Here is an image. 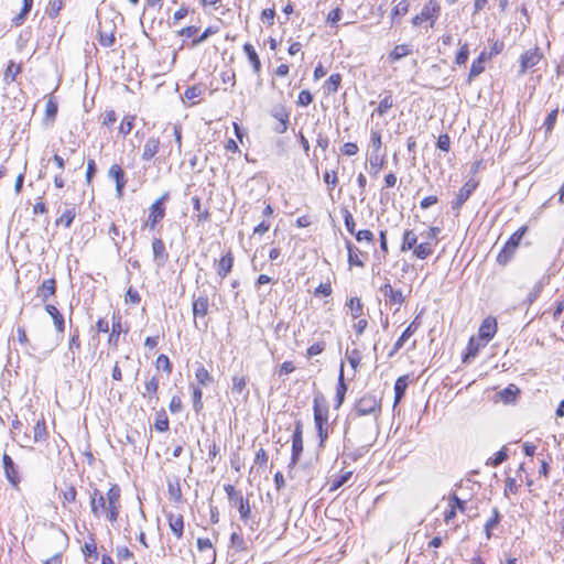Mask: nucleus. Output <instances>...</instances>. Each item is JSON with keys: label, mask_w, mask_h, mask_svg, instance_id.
<instances>
[{"label": "nucleus", "mask_w": 564, "mask_h": 564, "mask_svg": "<svg viewBox=\"0 0 564 564\" xmlns=\"http://www.w3.org/2000/svg\"><path fill=\"white\" fill-rule=\"evenodd\" d=\"M134 119L135 117L134 116H126L121 123H120V127H119V132L122 134V135H127L131 132V130L133 129V126H134Z\"/></svg>", "instance_id": "49"}, {"label": "nucleus", "mask_w": 564, "mask_h": 564, "mask_svg": "<svg viewBox=\"0 0 564 564\" xmlns=\"http://www.w3.org/2000/svg\"><path fill=\"white\" fill-rule=\"evenodd\" d=\"M484 347H486L485 343L475 337H471L468 341L466 352L463 355V362L469 364Z\"/></svg>", "instance_id": "21"}, {"label": "nucleus", "mask_w": 564, "mask_h": 564, "mask_svg": "<svg viewBox=\"0 0 564 564\" xmlns=\"http://www.w3.org/2000/svg\"><path fill=\"white\" fill-rule=\"evenodd\" d=\"M21 72V67L17 66L12 61L9 63L4 70L3 79L4 82L12 83L15 80L17 75Z\"/></svg>", "instance_id": "45"}, {"label": "nucleus", "mask_w": 564, "mask_h": 564, "mask_svg": "<svg viewBox=\"0 0 564 564\" xmlns=\"http://www.w3.org/2000/svg\"><path fill=\"white\" fill-rule=\"evenodd\" d=\"M441 7L436 0H429L421 10L423 19L431 22V26L434 25L435 21L440 15Z\"/></svg>", "instance_id": "18"}, {"label": "nucleus", "mask_w": 564, "mask_h": 564, "mask_svg": "<svg viewBox=\"0 0 564 564\" xmlns=\"http://www.w3.org/2000/svg\"><path fill=\"white\" fill-rule=\"evenodd\" d=\"M528 231L527 226L520 227L517 231H514L508 241L505 243L503 248L497 256V262L501 265H506L513 257L516 250L518 249L520 241L524 237Z\"/></svg>", "instance_id": "3"}, {"label": "nucleus", "mask_w": 564, "mask_h": 564, "mask_svg": "<svg viewBox=\"0 0 564 564\" xmlns=\"http://www.w3.org/2000/svg\"><path fill=\"white\" fill-rule=\"evenodd\" d=\"M232 507H236L239 511L240 518L243 522H247L251 514V508L248 499H245L239 494L232 502H229Z\"/></svg>", "instance_id": "23"}, {"label": "nucleus", "mask_w": 564, "mask_h": 564, "mask_svg": "<svg viewBox=\"0 0 564 564\" xmlns=\"http://www.w3.org/2000/svg\"><path fill=\"white\" fill-rule=\"evenodd\" d=\"M412 53L411 45L409 44H399L394 46V48L388 55V58L391 63L400 61L401 58L410 55Z\"/></svg>", "instance_id": "31"}, {"label": "nucleus", "mask_w": 564, "mask_h": 564, "mask_svg": "<svg viewBox=\"0 0 564 564\" xmlns=\"http://www.w3.org/2000/svg\"><path fill=\"white\" fill-rule=\"evenodd\" d=\"M380 292L386 297V303L390 305H397L395 312L400 310V306L404 302V296L401 290H394L387 280V282L380 288Z\"/></svg>", "instance_id": "9"}, {"label": "nucleus", "mask_w": 564, "mask_h": 564, "mask_svg": "<svg viewBox=\"0 0 564 564\" xmlns=\"http://www.w3.org/2000/svg\"><path fill=\"white\" fill-rule=\"evenodd\" d=\"M108 177L115 181L117 197L120 198L123 194V188L127 183L124 171L119 164H112L108 171Z\"/></svg>", "instance_id": "13"}, {"label": "nucleus", "mask_w": 564, "mask_h": 564, "mask_svg": "<svg viewBox=\"0 0 564 564\" xmlns=\"http://www.w3.org/2000/svg\"><path fill=\"white\" fill-rule=\"evenodd\" d=\"M498 325L497 321L494 317H486L482 323L480 324V327L478 329V338L480 341L485 343L486 345L492 339L495 334L497 333Z\"/></svg>", "instance_id": "10"}, {"label": "nucleus", "mask_w": 564, "mask_h": 564, "mask_svg": "<svg viewBox=\"0 0 564 564\" xmlns=\"http://www.w3.org/2000/svg\"><path fill=\"white\" fill-rule=\"evenodd\" d=\"M519 393L520 390L517 386L509 384L507 388L499 392V395L505 403H511L516 400Z\"/></svg>", "instance_id": "35"}, {"label": "nucleus", "mask_w": 564, "mask_h": 564, "mask_svg": "<svg viewBox=\"0 0 564 564\" xmlns=\"http://www.w3.org/2000/svg\"><path fill=\"white\" fill-rule=\"evenodd\" d=\"M218 28L208 26L198 37L192 41V46L195 47L205 42L210 35L217 33Z\"/></svg>", "instance_id": "54"}, {"label": "nucleus", "mask_w": 564, "mask_h": 564, "mask_svg": "<svg viewBox=\"0 0 564 564\" xmlns=\"http://www.w3.org/2000/svg\"><path fill=\"white\" fill-rule=\"evenodd\" d=\"M231 546L237 551H245L247 549L246 541L240 533L234 532L230 536Z\"/></svg>", "instance_id": "52"}, {"label": "nucleus", "mask_w": 564, "mask_h": 564, "mask_svg": "<svg viewBox=\"0 0 564 564\" xmlns=\"http://www.w3.org/2000/svg\"><path fill=\"white\" fill-rule=\"evenodd\" d=\"M413 252L416 258L423 260L432 254L433 249L429 242H422L414 248Z\"/></svg>", "instance_id": "43"}, {"label": "nucleus", "mask_w": 564, "mask_h": 564, "mask_svg": "<svg viewBox=\"0 0 564 564\" xmlns=\"http://www.w3.org/2000/svg\"><path fill=\"white\" fill-rule=\"evenodd\" d=\"M417 325L415 321H413L401 334V336L397 339L393 345L392 350L389 352V356L392 357L397 354L404 345V343L416 332Z\"/></svg>", "instance_id": "24"}, {"label": "nucleus", "mask_w": 564, "mask_h": 564, "mask_svg": "<svg viewBox=\"0 0 564 564\" xmlns=\"http://www.w3.org/2000/svg\"><path fill=\"white\" fill-rule=\"evenodd\" d=\"M346 356H347V360H348L349 365L354 369H356L359 366L360 360H361L359 350H357V349H352L351 351L347 350Z\"/></svg>", "instance_id": "61"}, {"label": "nucleus", "mask_w": 564, "mask_h": 564, "mask_svg": "<svg viewBox=\"0 0 564 564\" xmlns=\"http://www.w3.org/2000/svg\"><path fill=\"white\" fill-rule=\"evenodd\" d=\"M56 292V281L55 279H46L44 280L36 290V296L40 297L43 302H46L51 296H53Z\"/></svg>", "instance_id": "20"}, {"label": "nucleus", "mask_w": 564, "mask_h": 564, "mask_svg": "<svg viewBox=\"0 0 564 564\" xmlns=\"http://www.w3.org/2000/svg\"><path fill=\"white\" fill-rule=\"evenodd\" d=\"M155 429L159 431V432H166L170 427V424H169V420H167V416L165 415V413L163 412V414L161 415H158L156 420H155V424H154Z\"/></svg>", "instance_id": "64"}, {"label": "nucleus", "mask_w": 564, "mask_h": 564, "mask_svg": "<svg viewBox=\"0 0 564 564\" xmlns=\"http://www.w3.org/2000/svg\"><path fill=\"white\" fill-rule=\"evenodd\" d=\"M170 194L166 192L159 197L149 208V216L145 221V226L150 229H154L156 225L165 216V202L169 199Z\"/></svg>", "instance_id": "5"}, {"label": "nucleus", "mask_w": 564, "mask_h": 564, "mask_svg": "<svg viewBox=\"0 0 564 564\" xmlns=\"http://www.w3.org/2000/svg\"><path fill=\"white\" fill-rule=\"evenodd\" d=\"M234 265V257L230 251H228L217 263V274L220 279H225L227 274L231 271Z\"/></svg>", "instance_id": "26"}, {"label": "nucleus", "mask_w": 564, "mask_h": 564, "mask_svg": "<svg viewBox=\"0 0 564 564\" xmlns=\"http://www.w3.org/2000/svg\"><path fill=\"white\" fill-rule=\"evenodd\" d=\"M195 378L199 384L205 386V387L212 384L214 381L209 371L202 365L196 368Z\"/></svg>", "instance_id": "36"}, {"label": "nucleus", "mask_w": 564, "mask_h": 564, "mask_svg": "<svg viewBox=\"0 0 564 564\" xmlns=\"http://www.w3.org/2000/svg\"><path fill=\"white\" fill-rule=\"evenodd\" d=\"M543 54L540 51L539 47H533L528 51H525L520 56V68L518 70V74L520 76L524 75L529 69L533 68L535 65L540 63L542 59Z\"/></svg>", "instance_id": "8"}, {"label": "nucleus", "mask_w": 564, "mask_h": 564, "mask_svg": "<svg viewBox=\"0 0 564 564\" xmlns=\"http://www.w3.org/2000/svg\"><path fill=\"white\" fill-rule=\"evenodd\" d=\"M160 138L151 135L144 143L141 159L143 161H151L160 151Z\"/></svg>", "instance_id": "16"}, {"label": "nucleus", "mask_w": 564, "mask_h": 564, "mask_svg": "<svg viewBox=\"0 0 564 564\" xmlns=\"http://www.w3.org/2000/svg\"><path fill=\"white\" fill-rule=\"evenodd\" d=\"M381 413V399L373 393H366L356 400L354 409L349 415V426L346 429V435L350 429L361 425V416L372 415L367 429L375 424V431L378 432V417Z\"/></svg>", "instance_id": "2"}, {"label": "nucleus", "mask_w": 564, "mask_h": 564, "mask_svg": "<svg viewBox=\"0 0 564 564\" xmlns=\"http://www.w3.org/2000/svg\"><path fill=\"white\" fill-rule=\"evenodd\" d=\"M197 547L200 552H209L210 554H209L208 558L212 560L213 562L215 561L216 552L213 550V544L209 539L198 538L197 539Z\"/></svg>", "instance_id": "42"}, {"label": "nucleus", "mask_w": 564, "mask_h": 564, "mask_svg": "<svg viewBox=\"0 0 564 564\" xmlns=\"http://www.w3.org/2000/svg\"><path fill=\"white\" fill-rule=\"evenodd\" d=\"M491 57V53L488 54L486 51H482L479 56L473 62L471 67L468 74V82L470 83L477 76H479L485 70V63Z\"/></svg>", "instance_id": "17"}, {"label": "nucleus", "mask_w": 564, "mask_h": 564, "mask_svg": "<svg viewBox=\"0 0 564 564\" xmlns=\"http://www.w3.org/2000/svg\"><path fill=\"white\" fill-rule=\"evenodd\" d=\"M193 206H194L195 210L199 212V214L197 215V220L199 223L209 220L210 214L207 209L202 212V208H200L202 205H200V200L198 197L193 198Z\"/></svg>", "instance_id": "56"}, {"label": "nucleus", "mask_w": 564, "mask_h": 564, "mask_svg": "<svg viewBox=\"0 0 564 564\" xmlns=\"http://www.w3.org/2000/svg\"><path fill=\"white\" fill-rule=\"evenodd\" d=\"M127 332H128V328L123 327L121 316L119 314H113L112 315L111 333L108 338V344L110 346H113L115 348H117L120 334L127 333Z\"/></svg>", "instance_id": "15"}, {"label": "nucleus", "mask_w": 564, "mask_h": 564, "mask_svg": "<svg viewBox=\"0 0 564 564\" xmlns=\"http://www.w3.org/2000/svg\"><path fill=\"white\" fill-rule=\"evenodd\" d=\"M477 187L478 182L474 178H470L459 188L455 199L451 203V207L456 216L459 215L463 205L468 200Z\"/></svg>", "instance_id": "6"}, {"label": "nucleus", "mask_w": 564, "mask_h": 564, "mask_svg": "<svg viewBox=\"0 0 564 564\" xmlns=\"http://www.w3.org/2000/svg\"><path fill=\"white\" fill-rule=\"evenodd\" d=\"M393 97L391 94L386 95L381 101L379 102V106L377 108V112L379 116H384L389 109L393 107Z\"/></svg>", "instance_id": "46"}, {"label": "nucleus", "mask_w": 564, "mask_h": 564, "mask_svg": "<svg viewBox=\"0 0 564 564\" xmlns=\"http://www.w3.org/2000/svg\"><path fill=\"white\" fill-rule=\"evenodd\" d=\"M209 301L207 295H200L193 301V314L195 317H205L208 313Z\"/></svg>", "instance_id": "29"}, {"label": "nucleus", "mask_w": 564, "mask_h": 564, "mask_svg": "<svg viewBox=\"0 0 564 564\" xmlns=\"http://www.w3.org/2000/svg\"><path fill=\"white\" fill-rule=\"evenodd\" d=\"M271 116L278 120V123L273 130L279 134L286 132L290 120V111H288L284 106H276L271 110Z\"/></svg>", "instance_id": "12"}, {"label": "nucleus", "mask_w": 564, "mask_h": 564, "mask_svg": "<svg viewBox=\"0 0 564 564\" xmlns=\"http://www.w3.org/2000/svg\"><path fill=\"white\" fill-rule=\"evenodd\" d=\"M158 390H159V378L153 376L150 380H148L144 384V391L141 392L142 397L148 399V402L151 403H158L159 397H158Z\"/></svg>", "instance_id": "19"}, {"label": "nucleus", "mask_w": 564, "mask_h": 564, "mask_svg": "<svg viewBox=\"0 0 564 564\" xmlns=\"http://www.w3.org/2000/svg\"><path fill=\"white\" fill-rule=\"evenodd\" d=\"M352 235L355 236L356 240L359 242H361V241L372 242L375 239L373 234L367 229L355 231V234H352Z\"/></svg>", "instance_id": "62"}, {"label": "nucleus", "mask_w": 564, "mask_h": 564, "mask_svg": "<svg viewBox=\"0 0 564 564\" xmlns=\"http://www.w3.org/2000/svg\"><path fill=\"white\" fill-rule=\"evenodd\" d=\"M82 551L86 562L94 563L98 560L97 545L93 536L89 538V541L85 542Z\"/></svg>", "instance_id": "30"}, {"label": "nucleus", "mask_w": 564, "mask_h": 564, "mask_svg": "<svg viewBox=\"0 0 564 564\" xmlns=\"http://www.w3.org/2000/svg\"><path fill=\"white\" fill-rule=\"evenodd\" d=\"M508 454L506 447H502L499 452L496 453L494 458H490L487 463V465H490L492 467H497L500 464H502L505 460H507Z\"/></svg>", "instance_id": "53"}, {"label": "nucleus", "mask_w": 564, "mask_h": 564, "mask_svg": "<svg viewBox=\"0 0 564 564\" xmlns=\"http://www.w3.org/2000/svg\"><path fill=\"white\" fill-rule=\"evenodd\" d=\"M303 452V438H302V430L300 425H296L295 431L292 436V455L290 466L293 467L300 459V456Z\"/></svg>", "instance_id": "14"}, {"label": "nucleus", "mask_w": 564, "mask_h": 564, "mask_svg": "<svg viewBox=\"0 0 564 564\" xmlns=\"http://www.w3.org/2000/svg\"><path fill=\"white\" fill-rule=\"evenodd\" d=\"M152 251L155 260L164 262L167 259L165 245L160 238H154L152 241Z\"/></svg>", "instance_id": "34"}, {"label": "nucleus", "mask_w": 564, "mask_h": 564, "mask_svg": "<svg viewBox=\"0 0 564 564\" xmlns=\"http://www.w3.org/2000/svg\"><path fill=\"white\" fill-rule=\"evenodd\" d=\"M156 366L158 368H162L166 373L172 372V365L166 355H160L156 359Z\"/></svg>", "instance_id": "63"}, {"label": "nucleus", "mask_w": 564, "mask_h": 564, "mask_svg": "<svg viewBox=\"0 0 564 564\" xmlns=\"http://www.w3.org/2000/svg\"><path fill=\"white\" fill-rule=\"evenodd\" d=\"M108 235L110 236L111 240L115 242V245L119 248L120 247V241H119V238L121 239V241H124L126 240V236L124 234L120 232L119 228L116 226V224H111V226L109 227V230H108Z\"/></svg>", "instance_id": "50"}, {"label": "nucleus", "mask_w": 564, "mask_h": 564, "mask_svg": "<svg viewBox=\"0 0 564 564\" xmlns=\"http://www.w3.org/2000/svg\"><path fill=\"white\" fill-rule=\"evenodd\" d=\"M466 501L462 500L456 494L451 495L449 497V507H453L460 512H465L466 510Z\"/></svg>", "instance_id": "60"}, {"label": "nucleus", "mask_w": 564, "mask_h": 564, "mask_svg": "<svg viewBox=\"0 0 564 564\" xmlns=\"http://www.w3.org/2000/svg\"><path fill=\"white\" fill-rule=\"evenodd\" d=\"M410 3L408 0L394 1L391 10V19L394 22L397 19L404 17L409 12Z\"/></svg>", "instance_id": "33"}, {"label": "nucleus", "mask_w": 564, "mask_h": 564, "mask_svg": "<svg viewBox=\"0 0 564 564\" xmlns=\"http://www.w3.org/2000/svg\"><path fill=\"white\" fill-rule=\"evenodd\" d=\"M417 242V236L413 230H405L403 234L401 251H408L415 247Z\"/></svg>", "instance_id": "37"}, {"label": "nucleus", "mask_w": 564, "mask_h": 564, "mask_svg": "<svg viewBox=\"0 0 564 564\" xmlns=\"http://www.w3.org/2000/svg\"><path fill=\"white\" fill-rule=\"evenodd\" d=\"M468 56H469V47H468V44L467 43H464L459 51L457 52L456 54V57H455V63L457 65H464L467 59H468Z\"/></svg>", "instance_id": "55"}, {"label": "nucleus", "mask_w": 564, "mask_h": 564, "mask_svg": "<svg viewBox=\"0 0 564 564\" xmlns=\"http://www.w3.org/2000/svg\"><path fill=\"white\" fill-rule=\"evenodd\" d=\"M346 248L348 250V262L350 265L365 267V263L358 257V249L351 243V241H346Z\"/></svg>", "instance_id": "38"}, {"label": "nucleus", "mask_w": 564, "mask_h": 564, "mask_svg": "<svg viewBox=\"0 0 564 564\" xmlns=\"http://www.w3.org/2000/svg\"><path fill=\"white\" fill-rule=\"evenodd\" d=\"M45 311L52 317L56 330L63 333L65 329V321L58 308L53 304H46Z\"/></svg>", "instance_id": "25"}, {"label": "nucleus", "mask_w": 564, "mask_h": 564, "mask_svg": "<svg viewBox=\"0 0 564 564\" xmlns=\"http://www.w3.org/2000/svg\"><path fill=\"white\" fill-rule=\"evenodd\" d=\"M75 217V207H70L62 213L59 218L56 220V225H63L65 228H69Z\"/></svg>", "instance_id": "39"}, {"label": "nucleus", "mask_w": 564, "mask_h": 564, "mask_svg": "<svg viewBox=\"0 0 564 564\" xmlns=\"http://www.w3.org/2000/svg\"><path fill=\"white\" fill-rule=\"evenodd\" d=\"M382 140L379 131L371 130L370 133V147L372 148L375 154L381 149Z\"/></svg>", "instance_id": "57"}, {"label": "nucleus", "mask_w": 564, "mask_h": 564, "mask_svg": "<svg viewBox=\"0 0 564 564\" xmlns=\"http://www.w3.org/2000/svg\"><path fill=\"white\" fill-rule=\"evenodd\" d=\"M63 7L62 0H50L46 7V14L50 18H55Z\"/></svg>", "instance_id": "51"}, {"label": "nucleus", "mask_w": 564, "mask_h": 564, "mask_svg": "<svg viewBox=\"0 0 564 564\" xmlns=\"http://www.w3.org/2000/svg\"><path fill=\"white\" fill-rule=\"evenodd\" d=\"M343 217H344V223H345L346 229L351 235L355 234L356 223L354 220L351 213L348 209H343Z\"/></svg>", "instance_id": "58"}, {"label": "nucleus", "mask_w": 564, "mask_h": 564, "mask_svg": "<svg viewBox=\"0 0 564 564\" xmlns=\"http://www.w3.org/2000/svg\"><path fill=\"white\" fill-rule=\"evenodd\" d=\"M341 76L339 74H332L325 82V89L329 93H336L340 86Z\"/></svg>", "instance_id": "47"}, {"label": "nucleus", "mask_w": 564, "mask_h": 564, "mask_svg": "<svg viewBox=\"0 0 564 564\" xmlns=\"http://www.w3.org/2000/svg\"><path fill=\"white\" fill-rule=\"evenodd\" d=\"M406 386L408 383L404 377H400L397 379L394 383V405L399 403L404 397Z\"/></svg>", "instance_id": "40"}, {"label": "nucleus", "mask_w": 564, "mask_h": 564, "mask_svg": "<svg viewBox=\"0 0 564 564\" xmlns=\"http://www.w3.org/2000/svg\"><path fill=\"white\" fill-rule=\"evenodd\" d=\"M2 464H3L6 478L12 485V487L18 488L21 479H20L18 467L14 464L11 456H9L8 454H3Z\"/></svg>", "instance_id": "11"}, {"label": "nucleus", "mask_w": 564, "mask_h": 564, "mask_svg": "<svg viewBox=\"0 0 564 564\" xmlns=\"http://www.w3.org/2000/svg\"><path fill=\"white\" fill-rule=\"evenodd\" d=\"M349 308L351 310V316L354 319L359 318L364 314V305L359 297H351L348 301Z\"/></svg>", "instance_id": "41"}, {"label": "nucleus", "mask_w": 564, "mask_h": 564, "mask_svg": "<svg viewBox=\"0 0 564 564\" xmlns=\"http://www.w3.org/2000/svg\"><path fill=\"white\" fill-rule=\"evenodd\" d=\"M314 411V423L317 430L321 443L327 438V425H328V408L326 404H321L317 398L313 402Z\"/></svg>", "instance_id": "4"}, {"label": "nucleus", "mask_w": 564, "mask_h": 564, "mask_svg": "<svg viewBox=\"0 0 564 564\" xmlns=\"http://www.w3.org/2000/svg\"><path fill=\"white\" fill-rule=\"evenodd\" d=\"M378 432L375 431V424L366 429L365 433L357 438L360 446L354 453H347L346 456L351 460H357L358 457L365 455L376 441Z\"/></svg>", "instance_id": "7"}, {"label": "nucleus", "mask_w": 564, "mask_h": 564, "mask_svg": "<svg viewBox=\"0 0 564 564\" xmlns=\"http://www.w3.org/2000/svg\"><path fill=\"white\" fill-rule=\"evenodd\" d=\"M243 52L246 53V55L252 66L253 73L259 76L260 72H261V61H260V57L257 54L253 45H251L250 43H246L243 45Z\"/></svg>", "instance_id": "27"}, {"label": "nucleus", "mask_w": 564, "mask_h": 564, "mask_svg": "<svg viewBox=\"0 0 564 564\" xmlns=\"http://www.w3.org/2000/svg\"><path fill=\"white\" fill-rule=\"evenodd\" d=\"M121 489L117 484L111 485L107 494L94 489L90 495V508L95 517H105L110 523L117 522L121 509Z\"/></svg>", "instance_id": "1"}, {"label": "nucleus", "mask_w": 564, "mask_h": 564, "mask_svg": "<svg viewBox=\"0 0 564 564\" xmlns=\"http://www.w3.org/2000/svg\"><path fill=\"white\" fill-rule=\"evenodd\" d=\"M347 392V384L345 383L344 378V364H340L339 375H338V383L336 387V404L335 408L338 409L344 400Z\"/></svg>", "instance_id": "28"}, {"label": "nucleus", "mask_w": 564, "mask_h": 564, "mask_svg": "<svg viewBox=\"0 0 564 564\" xmlns=\"http://www.w3.org/2000/svg\"><path fill=\"white\" fill-rule=\"evenodd\" d=\"M352 476V471L346 470L341 471L338 475H335L329 480V491H335L339 489L341 486H344Z\"/></svg>", "instance_id": "32"}, {"label": "nucleus", "mask_w": 564, "mask_h": 564, "mask_svg": "<svg viewBox=\"0 0 564 564\" xmlns=\"http://www.w3.org/2000/svg\"><path fill=\"white\" fill-rule=\"evenodd\" d=\"M169 527L172 531V533L176 536V539H182L184 533V519L182 514H173L167 513L166 514Z\"/></svg>", "instance_id": "22"}, {"label": "nucleus", "mask_w": 564, "mask_h": 564, "mask_svg": "<svg viewBox=\"0 0 564 564\" xmlns=\"http://www.w3.org/2000/svg\"><path fill=\"white\" fill-rule=\"evenodd\" d=\"M33 432H34V441L35 442H41L46 438L47 432H46V425H45L44 419L39 420L36 422V424L34 425Z\"/></svg>", "instance_id": "44"}, {"label": "nucleus", "mask_w": 564, "mask_h": 564, "mask_svg": "<svg viewBox=\"0 0 564 564\" xmlns=\"http://www.w3.org/2000/svg\"><path fill=\"white\" fill-rule=\"evenodd\" d=\"M247 386V378L245 376H234L231 390L234 393L241 394Z\"/></svg>", "instance_id": "48"}, {"label": "nucleus", "mask_w": 564, "mask_h": 564, "mask_svg": "<svg viewBox=\"0 0 564 564\" xmlns=\"http://www.w3.org/2000/svg\"><path fill=\"white\" fill-rule=\"evenodd\" d=\"M116 39H115V34L113 32H102L100 31L99 32V43L105 46V47H109L111 45H113Z\"/></svg>", "instance_id": "59"}]
</instances>
